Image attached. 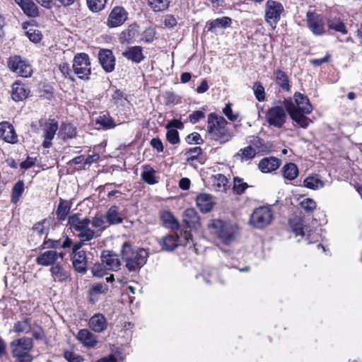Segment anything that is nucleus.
Returning <instances> with one entry per match:
<instances>
[{
    "label": "nucleus",
    "instance_id": "obj_15",
    "mask_svg": "<svg viewBox=\"0 0 362 362\" xmlns=\"http://www.w3.org/2000/svg\"><path fill=\"white\" fill-rule=\"evenodd\" d=\"M58 129V123L54 119H49L43 126L45 140L42 146L48 148L52 146V140L54 139L56 132Z\"/></svg>",
    "mask_w": 362,
    "mask_h": 362
},
{
    "label": "nucleus",
    "instance_id": "obj_28",
    "mask_svg": "<svg viewBox=\"0 0 362 362\" xmlns=\"http://www.w3.org/2000/svg\"><path fill=\"white\" fill-rule=\"evenodd\" d=\"M159 243L163 250L167 251H173L179 244H182V242L181 240H180L178 235L172 234L162 238L160 240Z\"/></svg>",
    "mask_w": 362,
    "mask_h": 362
},
{
    "label": "nucleus",
    "instance_id": "obj_60",
    "mask_svg": "<svg viewBox=\"0 0 362 362\" xmlns=\"http://www.w3.org/2000/svg\"><path fill=\"white\" fill-rule=\"evenodd\" d=\"M26 35H27L28 37L29 38V40L35 43L39 42L42 39V34L37 30L29 29L26 32Z\"/></svg>",
    "mask_w": 362,
    "mask_h": 362
},
{
    "label": "nucleus",
    "instance_id": "obj_26",
    "mask_svg": "<svg viewBox=\"0 0 362 362\" xmlns=\"http://www.w3.org/2000/svg\"><path fill=\"white\" fill-rule=\"evenodd\" d=\"M89 327L95 332H103L107 326L106 318L102 314H95L89 320Z\"/></svg>",
    "mask_w": 362,
    "mask_h": 362
},
{
    "label": "nucleus",
    "instance_id": "obj_64",
    "mask_svg": "<svg viewBox=\"0 0 362 362\" xmlns=\"http://www.w3.org/2000/svg\"><path fill=\"white\" fill-rule=\"evenodd\" d=\"M205 114L201 110H197L193 112L189 116V122L192 124L198 122L200 119L204 118Z\"/></svg>",
    "mask_w": 362,
    "mask_h": 362
},
{
    "label": "nucleus",
    "instance_id": "obj_30",
    "mask_svg": "<svg viewBox=\"0 0 362 362\" xmlns=\"http://www.w3.org/2000/svg\"><path fill=\"white\" fill-rule=\"evenodd\" d=\"M122 55L135 63H140L144 59L142 47L134 46L123 52Z\"/></svg>",
    "mask_w": 362,
    "mask_h": 362
},
{
    "label": "nucleus",
    "instance_id": "obj_20",
    "mask_svg": "<svg viewBox=\"0 0 362 362\" xmlns=\"http://www.w3.org/2000/svg\"><path fill=\"white\" fill-rule=\"evenodd\" d=\"M78 248L79 247L76 245L73 248L74 252L72 259L73 266L78 272L85 273L87 267L86 252L83 250L76 252Z\"/></svg>",
    "mask_w": 362,
    "mask_h": 362
},
{
    "label": "nucleus",
    "instance_id": "obj_14",
    "mask_svg": "<svg viewBox=\"0 0 362 362\" xmlns=\"http://www.w3.org/2000/svg\"><path fill=\"white\" fill-rule=\"evenodd\" d=\"M307 21L308 27L313 34L321 35L324 33V21L320 15L308 11L307 13Z\"/></svg>",
    "mask_w": 362,
    "mask_h": 362
},
{
    "label": "nucleus",
    "instance_id": "obj_1",
    "mask_svg": "<svg viewBox=\"0 0 362 362\" xmlns=\"http://www.w3.org/2000/svg\"><path fill=\"white\" fill-rule=\"evenodd\" d=\"M210 233L226 245L236 241L240 235V228L236 223L220 219L212 220L208 226Z\"/></svg>",
    "mask_w": 362,
    "mask_h": 362
},
{
    "label": "nucleus",
    "instance_id": "obj_55",
    "mask_svg": "<svg viewBox=\"0 0 362 362\" xmlns=\"http://www.w3.org/2000/svg\"><path fill=\"white\" fill-rule=\"evenodd\" d=\"M156 30L153 28H146L141 35V40L145 42H151L155 37Z\"/></svg>",
    "mask_w": 362,
    "mask_h": 362
},
{
    "label": "nucleus",
    "instance_id": "obj_24",
    "mask_svg": "<svg viewBox=\"0 0 362 362\" xmlns=\"http://www.w3.org/2000/svg\"><path fill=\"white\" fill-rule=\"evenodd\" d=\"M294 100L295 103H293V104L295 105L296 110L306 114H310L312 112L313 107L310 103L309 99L304 95L299 92H296L294 94Z\"/></svg>",
    "mask_w": 362,
    "mask_h": 362
},
{
    "label": "nucleus",
    "instance_id": "obj_25",
    "mask_svg": "<svg viewBox=\"0 0 362 362\" xmlns=\"http://www.w3.org/2000/svg\"><path fill=\"white\" fill-rule=\"evenodd\" d=\"M197 207L203 213L209 212L214 207V202L213 197L209 194H199L196 198Z\"/></svg>",
    "mask_w": 362,
    "mask_h": 362
},
{
    "label": "nucleus",
    "instance_id": "obj_33",
    "mask_svg": "<svg viewBox=\"0 0 362 362\" xmlns=\"http://www.w3.org/2000/svg\"><path fill=\"white\" fill-rule=\"evenodd\" d=\"M257 152L256 149L251 146H247L241 148L236 153L234 157L239 160L241 163L251 160L255 157Z\"/></svg>",
    "mask_w": 362,
    "mask_h": 362
},
{
    "label": "nucleus",
    "instance_id": "obj_52",
    "mask_svg": "<svg viewBox=\"0 0 362 362\" xmlns=\"http://www.w3.org/2000/svg\"><path fill=\"white\" fill-rule=\"evenodd\" d=\"M300 205L302 209H303V210L308 214L312 213L316 208L315 202L310 198L303 199L300 202Z\"/></svg>",
    "mask_w": 362,
    "mask_h": 362
},
{
    "label": "nucleus",
    "instance_id": "obj_35",
    "mask_svg": "<svg viewBox=\"0 0 362 362\" xmlns=\"http://www.w3.org/2000/svg\"><path fill=\"white\" fill-rule=\"evenodd\" d=\"M281 171L284 177L288 180H294L298 175V167L293 163L286 164Z\"/></svg>",
    "mask_w": 362,
    "mask_h": 362
},
{
    "label": "nucleus",
    "instance_id": "obj_16",
    "mask_svg": "<svg viewBox=\"0 0 362 362\" xmlns=\"http://www.w3.org/2000/svg\"><path fill=\"white\" fill-rule=\"evenodd\" d=\"M98 59L103 69L107 72H112L115 66V57L110 49H102L98 53Z\"/></svg>",
    "mask_w": 362,
    "mask_h": 362
},
{
    "label": "nucleus",
    "instance_id": "obj_22",
    "mask_svg": "<svg viewBox=\"0 0 362 362\" xmlns=\"http://www.w3.org/2000/svg\"><path fill=\"white\" fill-rule=\"evenodd\" d=\"M281 165V160L275 157L262 158L258 165L259 170L263 173H268L277 170Z\"/></svg>",
    "mask_w": 362,
    "mask_h": 362
},
{
    "label": "nucleus",
    "instance_id": "obj_32",
    "mask_svg": "<svg viewBox=\"0 0 362 362\" xmlns=\"http://www.w3.org/2000/svg\"><path fill=\"white\" fill-rule=\"evenodd\" d=\"M105 218L108 225H116L122 223V214L117 206H112L106 212Z\"/></svg>",
    "mask_w": 362,
    "mask_h": 362
},
{
    "label": "nucleus",
    "instance_id": "obj_36",
    "mask_svg": "<svg viewBox=\"0 0 362 362\" xmlns=\"http://www.w3.org/2000/svg\"><path fill=\"white\" fill-rule=\"evenodd\" d=\"M161 220L165 227L173 230L179 228V223L170 211H163L160 216Z\"/></svg>",
    "mask_w": 362,
    "mask_h": 362
},
{
    "label": "nucleus",
    "instance_id": "obj_10",
    "mask_svg": "<svg viewBox=\"0 0 362 362\" xmlns=\"http://www.w3.org/2000/svg\"><path fill=\"white\" fill-rule=\"evenodd\" d=\"M284 107L288 112L291 119L296 122L300 127L307 128L310 119L305 117L302 112L296 110L295 105L293 104L291 98L286 99L284 102Z\"/></svg>",
    "mask_w": 362,
    "mask_h": 362
},
{
    "label": "nucleus",
    "instance_id": "obj_3",
    "mask_svg": "<svg viewBox=\"0 0 362 362\" xmlns=\"http://www.w3.org/2000/svg\"><path fill=\"white\" fill-rule=\"evenodd\" d=\"M228 122L224 117L211 113L208 116L207 132L210 139L224 144L233 136L231 131L227 127Z\"/></svg>",
    "mask_w": 362,
    "mask_h": 362
},
{
    "label": "nucleus",
    "instance_id": "obj_38",
    "mask_svg": "<svg viewBox=\"0 0 362 362\" xmlns=\"http://www.w3.org/2000/svg\"><path fill=\"white\" fill-rule=\"evenodd\" d=\"M63 139H72L76 134L75 127L71 124H62L59 132Z\"/></svg>",
    "mask_w": 362,
    "mask_h": 362
},
{
    "label": "nucleus",
    "instance_id": "obj_11",
    "mask_svg": "<svg viewBox=\"0 0 362 362\" xmlns=\"http://www.w3.org/2000/svg\"><path fill=\"white\" fill-rule=\"evenodd\" d=\"M286 113L283 107L275 106L270 108L267 113V120L270 125L281 127L286 120Z\"/></svg>",
    "mask_w": 362,
    "mask_h": 362
},
{
    "label": "nucleus",
    "instance_id": "obj_12",
    "mask_svg": "<svg viewBox=\"0 0 362 362\" xmlns=\"http://www.w3.org/2000/svg\"><path fill=\"white\" fill-rule=\"evenodd\" d=\"M128 18V13L122 6H115L112 8L107 20L109 28H116L125 23Z\"/></svg>",
    "mask_w": 362,
    "mask_h": 362
},
{
    "label": "nucleus",
    "instance_id": "obj_39",
    "mask_svg": "<svg viewBox=\"0 0 362 362\" xmlns=\"http://www.w3.org/2000/svg\"><path fill=\"white\" fill-rule=\"evenodd\" d=\"M148 6L155 12L166 10L170 4V0H147Z\"/></svg>",
    "mask_w": 362,
    "mask_h": 362
},
{
    "label": "nucleus",
    "instance_id": "obj_18",
    "mask_svg": "<svg viewBox=\"0 0 362 362\" xmlns=\"http://www.w3.org/2000/svg\"><path fill=\"white\" fill-rule=\"evenodd\" d=\"M0 136L6 142L10 144H16L18 142V136L14 127L8 122H0Z\"/></svg>",
    "mask_w": 362,
    "mask_h": 362
},
{
    "label": "nucleus",
    "instance_id": "obj_51",
    "mask_svg": "<svg viewBox=\"0 0 362 362\" xmlns=\"http://www.w3.org/2000/svg\"><path fill=\"white\" fill-rule=\"evenodd\" d=\"M92 274L94 276L102 277L106 274H107V271H109L103 262L96 263L92 267Z\"/></svg>",
    "mask_w": 362,
    "mask_h": 362
},
{
    "label": "nucleus",
    "instance_id": "obj_48",
    "mask_svg": "<svg viewBox=\"0 0 362 362\" xmlns=\"http://www.w3.org/2000/svg\"><path fill=\"white\" fill-rule=\"evenodd\" d=\"M96 122L105 129H111L115 126L114 119L109 115H103L98 117Z\"/></svg>",
    "mask_w": 362,
    "mask_h": 362
},
{
    "label": "nucleus",
    "instance_id": "obj_9",
    "mask_svg": "<svg viewBox=\"0 0 362 362\" xmlns=\"http://www.w3.org/2000/svg\"><path fill=\"white\" fill-rule=\"evenodd\" d=\"M64 254L63 252H57L56 250H50L40 252L35 259V262L38 265L47 267L54 265L59 262L63 261Z\"/></svg>",
    "mask_w": 362,
    "mask_h": 362
},
{
    "label": "nucleus",
    "instance_id": "obj_23",
    "mask_svg": "<svg viewBox=\"0 0 362 362\" xmlns=\"http://www.w3.org/2000/svg\"><path fill=\"white\" fill-rule=\"evenodd\" d=\"M183 221L189 228L198 229L200 227V218L193 208H188L184 211Z\"/></svg>",
    "mask_w": 362,
    "mask_h": 362
},
{
    "label": "nucleus",
    "instance_id": "obj_53",
    "mask_svg": "<svg viewBox=\"0 0 362 362\" xmlns=\"http://www.w3.org/2000/svg\"><path fill=\"white\" fill-rule=\"evenodd\" d=\"M112 100L115 105L123 106L127 101V98L121 90L116 89L112 95Z\"/></svg>",
    "mask_w": 362,
    "mask_h": 362
},
{
    "label": "nucleus",
    "instance_id": "obj_5",
    "mask_svg": "<svg viewBox=\"0 0 362 362\" xmlns=\"http://www.w3.org/2000/svg\"><path fill=\"white\" fill-rule=\"evenodd\" d=\"M273 218L274 212L269 206H260L253 211L250 224L256 228H264L272 223Z\"/></svg>",
    "mask_w": 362,
    "mask_h": 362
},
{
    "label": "nucleus",
    "instance_id": "obj_57",
    "mask_svg": "<svg viewBox=\"0 0 362 362\" xmlns=\"http://www.w3.org/2000/svg\"><path fill=\"white\" fill-rule=\"evenodd\" d=\"M64 356L68 362H83V357L74 351H66Z\"/></svg>",
    "mask_w": 362,
    "mask_h": 362
},
{
    "label": "nucleus",
    "instance_id": "obj_49",
    "mask_svg": "<svg viewBox=\"0 0 362 362\" xmlns=\"http://www.w3.org/2000/svg\"><path fill=\"white\" fill-rule=\"evenodd\" d=\"M88 8L93 12H98L103 10L107 3V0H86Z\"/></svg>",
    "mask_w": 362,
    "mask_h": 362
},
{
    "label": "nucleus",
    "instance_id": "obj_2",
    "mask_svg": "<svg viewBox=\"0 0 362 362\" xmlns=\"http://www.w3.org/2000/svg\"><path fill=\"white\" fill-rule=\"evenodd\" d=\"M121 255L129 272L139 271L146 263L148 252L144 248H133L128 243L122 245Z\"/></svg>",
    "mask_w": 362,
    "mask_h": 362
},
{
    "label": "nucleus",
    "instance_id": "obj_50",
    "mask_svg": "<svg viewBox=\"0 0 362 362\" xmlns=\"http://www.w3.org/2000/svg\"><path fill=\"white\" fill-rule=\"evenodd\" d=\"M290 225L292 231L296 233V236H303L305 235L304 228L300 219L290 220Z\"/></svg>",
    "mask_w": 362,
    "mask_h": 362
},
{
    "label": "nucleus",
    "instance_id": "obj_4",
    "mask_svg": "<svg viewBox=\"0 0 362 362\" xmlns=\"http://www.w3.org/2000/svg\"><path fill=\"white\" fill-rule=\"evenodd\" d=\"M33 346V340L30 338L22 337L13 340L10 343V347L15 362H32L33 357L30 352Z\"/></svg>",
    "mask_w": 362,
    "mask_h": 362
},
{
    "label": "nucleus",
    "instance_id": "obj_44",
    "mask_svg": "<svg viewBox=\"0 0 362 362\" xmlns=\"http://www.w3.org/2000/svg\"><path fill=\"white\" fill-rule=\"evenodd\" d=\"M92 226L98 228L100 231L104 230L109 225L105 218V216H103L102 214H96L92 221H90Z\"/></svg>",
    "mask_w": 362,
    "mask_h": 362
},
{
    "label": "nucleus",
    "instance_id": "obj_56",
    "mask_svg": "<svg viewBox=\"0 0 362 362\" xmlns=\"http://www.w3.org/2000/svg\"><path fill=\"white\" fill-rule=\"evenodd\" d=\"M108 291L107 286L104 283H95L90 289L91 294L105 293Z\"/></svg>",
    "mask_w": 362,
    "mask_h": 362
},
{
    "label": "nucleus",
    "instance_id": "obj_7",
    "mask_svg": "<svg viewBox=\"0 0 362 362\" xmlns=\"http://www.w3.org/2000/svg\"><path fill=\"white\" fill-rule=\"evenodd\" d=\"M73 69L78 78H88V76L90 74V63L88 55L85 53L76 54L74 59Z\"/></svg>",
    "mask_w": 362,
    "mask_h": 362
},
{
    "label": "nucleus",
    "instance_id": "obj_21",
    "mask_svg": "<svg viewBox=\"0 0 362 362\" xmlns=\"http://www.w3.org/2000/svg\"><path fill=\"white\" fill-rule=\"evenodd\" d=\"M101 262L109 271H117L121 265L117 255L109 251L103 252L101 255Z\"/></svg>",
    "mask_w": 362,
    "mask_h": 362
},
{
    "label": "nucleus",
    "instance_id": "obj_41",
    "mask_svg": "<svg viewBox=\"0 0 362 362\" xmlns=\"http://www.w3.org/2000/svg\"><path fill=\"white\" fill-rule=\"evenodd\" d=\"M90 224H87V226L82 229V230L77 234L79 239L83 241H90L92 239L99 236V234H98L97 231H95L90 228L89 227Z\"/></svg>",
    "mask_w": 362,
    "mask_h": 362
},
{
    "label": "nucleus",
    "instance_id": "obj_45",
    "mask_svg": "<svg viewBox=\"0 0 362 362\" xmlns=\"http://www.w3.org/2000/svg\"><path fill=\"white\" fill-rule=\"evenodd\" d=\"M303 185L311 189H317L323 187V182L317 177H308L303 181Z\"/></svg>",
    "mask_w": 362,
    "mask_h": 362
},
{
    "label": "nucleus",
    "instance_id": "obj_6",
    "mask_svg": "<svg viewBox=\"0 0 362 362\" xmlns=\"http://www.w3.org/2000/svg\"><path fill=\"white\" fill-rule=\"evenodd\" d=\"M284 11V6L280 2L274 0H268L265 4V21L272 27L275 28Z\"/></svg>",
    "mask_w": 362,
    "mask_h": 362
},
{
    "label": "nucleus",
    "instance_id": "obj_8",
    "mask_svg": "<svg viewBox=\"0 0 362 362\" xmlns=\"http://www.w3.org/2000/svg\"><path fill=\"white\" fill-rule=\"evenodd\" d=\"M7 63L8 68L21 76L29 77L32 74L31 66L23 60L20 56L15 55L9 57Z\"/></svg>",
    "mask_w": 362,
    "mask_h": 362
},
{
    "label": "nucleus",
    "instance_id": "obj_61",
    "mask_svg": "<svg viewBox=\"0 0 362 362\" xmlns=\"http://www.w3.org/2000/svg\"><path fill=\"white\" fill-rule=\"evenodd\" d=\"M202 150L200 147H194L188 150L185 155H187V162L193 161L197 159V156L201 154Z\"/></svg>",
    "mask_w": 362,
    "mask_h": 362
},
{
    "label": "nucleus",
    "instance_id": "obj_62",
    "mask_svg": "<svg viewBox=\"0 0 362 362\" xmlns=\"http://www.w3.org/2000/svg\"><path fill=\"white\" fill-rule=\"evenodd\" d=\"M47 234V229L42 223H37L33 227V235L35 237H41Z\"/></svg>",
    "mask_w": 362,
    "mask_h": 362
},
{
    "label": "nucleus",
    "instance_id": "obj_17",
    "mask_svg": "<svg viewBox=\"0 0 362 362\" xmlns=\"http://www.w3.org/2000/svg\"><path fill=\"white\" fill-rule=\"evenodd\" d=\"M76 339L86 348H95L98 342V336L87 329H80Z\"/></svg>",
    "mask_w": 362,
    "mask_h": 362
},
{
    "label": "nucleus",
    "instance_id": "obj_31",
    "mask_svg": "<svg viewBox=\"0 0 362 362\" xmlns=\"http://www.w3.org/2000/svg\"><path fill=\"white\" fill-rule=\"evenodd\" d=\"M15 2L27 16L35 17L38 15L37 7L32 0H15Z\"/></svg>",
    "mask_w": 362,
    "mask_h": 362
},
{
    "label": "nucleus",
    "instance_id": "obj_42",
    "mask_svg": "<svg viewBox=\"0 0 362 362\" xmlns=\"http://www.w3.org/2000/svg\"><path fill=\"white\" fill-rule=\"evenodd\" d=\"M155 173L156 171L152 168L149 166H145L141 176L145 182L149 185H153L157 182V180L155 177Z\"/></svg>",
    "mask_w": 362,
    "mask_h": 362
},
{
    "label": "nucleus",
    "instance_id": "obj_47",
    "mask_svg": "<svg viewBox=\"0 0 362 362\" xmlns=\"http://www.w3.org/2000/svg\"><path fill=\"white\" fill-rule=\"evenodd\" d=\"M30 329V322L28 318L14 323L13 330L16 333L28 332Z\"/></svg>",
    "mask_w": 362,
    "mask_h": 362
},
{
    "label": "nucleus",
    "instance_id": "obj_54",
    "mask_svg": "<svg viewBox=\"0 0 362 362\" xmlns=\"http://www.w3.org/2000/svg\"><path fill=\"white\" fill-rule=\"evenodd\" d=\"M24 191V183L23 181L16 182L13 188L12 200L16 202Z\"/></svg>",
    "mask_w": 362,
    "mask_h": 362
},
{
    "label": "nucleus",
    "instance_id": "obj_63",
    "mask_svg": "<svg viewBox=\"0 0 362 362\" xmlns=\"http://www.w3.org/2000/svg\"><path fill=\"white\" fill-rule=\"evenodd\" d=\"M186 141L188 144L195 143L197 144H201L204 142L200 134L197 132H193L189 134L186 138Z\"/></svg>",
    "mask_w": 362,
    "mask_h": 362
},
{
    "label": "nucleus",
    "instance_id": "obj_27",
    "mask_svg": "<svg viewBox=\"0 0 362 362\" xmlns=\"http://www.w3.org/2000/svg\"><path fill=\"white\" fill-rule=\"evenodd\" d=\"M29 92L24 84L16 81L12 86L11 98L15 101H22L28 97Z\"/></svg>",
    "mask_w": 362,
    "mask_h": 362
},
{
    "label": "nucleus",
    "instance_id": "obj_46",
    "mask_svg": "<svg viewBox=\"0 0 362 362\" xmlns=\"http://www.w3.org/2000/svg\"><path fill=\"white\" fill-rule=\"evenodd\" d=\"M327 24L330 29L341 32L343 34H346L347 33L345 24L338 18L328 20Z\"/></svg>",
    "mask_w": 362,
    "mask_h": 362
},
{
    "label": "nucleus",
    "instance_id": "obj_29",
    "mask_svg": "<svg viewBox=\"0 0 362 362\" xmlns=\"http://www.w3.org/2000/svg\"><path fill=\"white\" fill-rule=\"evenodd\" d=\"M231 23L232 20L230 18L223 16L207 22L206 27L208 31L216 33L217 28H226L230 25Z\"/></svg>",
    "mask_w": 362,
    "mask_h": 362
},
{
    "label": "nucleus",
    "instance_id": "obj_19",
    "mask_svg": "<svg viewBox=\"0 0 362 362\" xmlns=\"http://www.w3.org/2000/svg\"><path fill=\"white\" fill-rule=\"evenodd\" d=\"M90 223V220L89 218H81L80 214H74L69 217L67 226L71 230L76 232L78 234L87 226V224Z\"/></svg>",
    "mask_w": 362,
    "mask_h": 362
},
{
    "label": "nucleus",
    "instance_id": "obj_58",
    "mask_svg": "<svg viewBox=\"0 0 362 362\" xmlns=\"http://www.w3.org/2000/svg\"><path fill=\"white\" fill-rule=\"evenodd\" d=\"M166 137L168 141L172 144H176L180 142L179 134L175 129H168Z\"/></svg>",
    "mask_w": 362,
    "mask_h": 362
},
{
    "label": "nucleus",
    "instance_id": "obj_13",
    "mask_svg": "<svg viewBox=\"0 0 362 362\" xmlns=\"http://www.w3.org/2000/svg\"><path fill=\"white\" fill-rule=\"evenodd\" d=\"M50 273L55 282H65L70 278L68 267L62 260L50 267Z\"/></svg>",
    "mask_w": 362,
    "mask_h": 362
},
{
    "label": "nucleus",
    "instance_id": "obj_40",
    "mask_svg": "<svg viewBox=\"0 0 362 362\" xmlns=\"http://www.w3.org/2000/svg\"><path fill=\"white\" fill-rule=\"evenodd\" d=\"M248 187L249 185L247 182H244L243 178L239 177H233V190L234 194L240 195L243 194Z\"/></svg>",
    "mask_w": 362,
    "mask_h": 362
},
{
    "label": "nucleus",
    "instance_id": "obj_34",
    "mask_svg": "<svg viewBox=\"0 0 362 362\" xmlns=\"http://www.w3.org/2000/svg\"><path fill=\"white\" fill-rule=\"evenodd\" d=\"M274 76L276 84L281 88V90L286 91L290 90L289 79L286 72L278 69L274 71Z\"/></svg>",
    "mask_w": 362,
    "mask_h": 362
},
{
    "label": "nucleus",
    "instance_id": "obj_59",
    "mask_svg": "<svg viewBox=\"0 0 362 362\" xmlns=\"http://www.w3.org/2000/svg\"><path fill=\"white\" fill-rule=\"evenodd\" d=\"M254 93L259 101H263L265 98L264 88L260 83H255L254 85Z\"/></svg>",
    "mask_w": 362,
    "mask_h": 362
},
{
    "label": "nucleus",
    "instance_id": "obj_43",
    "mask_svg": "<svg viewBox=\"0 0 362 362\" xmlns=\"http://www.w3.org/2000/svg\"><path fill=\"white\" fill-rule=\"evenodd\" d=\"M70 209L71 207L69 204L66 201L62 200L59 202L57 210V218L60 221L65 220L70 211Z\"/></svg>",
    "mask_w": 362,
    "mask_h": 362
},
{
    "label": "nucleus",
    "instance_id": "obj_37",
    "mask_svg": "<svg viewBox=\"0 0 362 362\" xmlns=\"http://www.w3.org/2000/svg\"><path fill=\"white\" fill-rule=\"evenodd\" d=\"M228 179L222 174H217L213 177V185L216 191L225 192L227 189Z\"/></svg>",
    "mask_w": 362,
    "mask_h": 362
}]
</instances>
